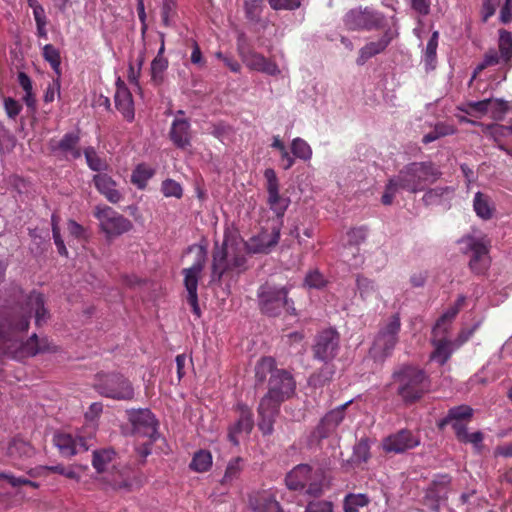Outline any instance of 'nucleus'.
Here are the masks:
<instances>
[{
	"instance_id": "obj_1",
	"label": "nucleus",
	"mask_w": 512,
	"mask_h": 512,
	"mask_svg": "<svg viewBox=\"0 0 512 512\" xmlns=\"http://www.w3.org/2000/svg\"><path fill=\"white\" fill-rule=\"evenodd\" d=\"M32 315L37 326L45 324L49 318L43 296L38 292L23 296L19 290L12 302L0 306V359L23 360L46 350L36 334L23 341Z\"/></svg>"
},
{
	"instance_id": "obj_2",
	"label": "nucleus",
	"mask_w": 512,
	"mask_h": 512,
	"mask_svg": "<svg viewBox=\"0 0 512 512\" xmlns=\"http://www.w3.org/2000/svg\"><path fill=\"white\" fill-rule=\"evenodd\" d=\"M279 238V227H273L271 231H262L245 244L226 237L222 246L217 247L213 254L212 281H220L225 272L240 273L246 269L244 246L250 253H268L277 245Z\"/></svg>"
},
{
	"instance_id": "obj_3",
	"label": "nucleus",
	"mask_w": 512,
	"mask_h": 512,
	"mask_svg": "<svg viewBox=\"0 0 512 512\" xmlns=\"http://www.w3.org/2000/svg\"><path fill=\"white\" fill-rule=\"evenodd\" d=\"M295 391V381L285 370L275 369L269 379L267 394L261 399L258 406V427L263 434L273 432L275 417L279 412L280 404L290 398Z\"/></svg>"
},
{
	"instance_id": "obj_4",
	"label": "nucleus",
	"mask_w": 512,
	"mask_h": 512,
	"mask_svg": "<svg viewBox=\"0 0 512 512\" xmlns=\"http://www.w3.org/2000/svg\"><path fill=\"white\" fill-rule=\"evenodd\" d=\"M437 169L431 163L414 162L404 166L397 175L391 177L385 186L381 202L391 205L401 191L417 193L438 177Z\"/></svg>"
},
{
	"instance_id": "obj_5",
	"label": "nucleus",
	"mask_w": 512,
	"mask_h": 512,
	"mask_svg": "<svg viewBox=\"0 0 512 512\" xmlns=\"http://www.w3.org/2000/svg\"><path fill=\"white\" fill-rule=\"evenodd\" d=\"M290 490H299L304 494L319 497L330 485L326 471L319 466L299 464L294 467L285 478Z\"/></svg>"
},
{
	"instance_id": "obj_6",
	"label": "nucleus",
	"mask_w": 512,
	"mask_h": 512,
	"mask_svg": "<svg viewBox=\"0 0 512 512\" xmlns=\"http://www.w3.org/2000/svg\"><path fill=\"white\" fill-rule=\"evenodd\" d=\"M158 421L148 409L130 410V434L135 437V451L144 460L158 437Z\"/></svg>"
},
{
	"instance_id": "obj_7",
	"label": "nucleus",
	"mask_w": 512,
	"mask_h": 512,
	"mask_svg": "<svg viewBox=\"0 0 512 512\" xmlns=\"http://www.w3.org/2000/svg\"><path fill=\"white\" fill-rule=\"evenodd\" d=\"M395 382L398 383V393L406 402L419 399L427 390L425 373L412 366H406L394 373Z\"/></svg>"
},
{
	"instance_id": "obj_8",
	"label": "nucleus",
	"mask_w": 512,
	"mask_h": 512,
	"mask_svg": "<svg viewBox=\"0 0 512 512\" xmlns=\"http://www.w3.org/2000/svg\"><path fill=\"white\" fill-rule=\"evenodd\" d=\"M460 243L465 253H470V268L478 274L484 273L490 264L488 247L490 240L481 232H473L464 236Z\"/></svg>"
},
{
	"instance_id": "obj_9",
	"label": "nucleus",
	"mask_w": 512,
	"mask_h": 512,
	"mask_svg": "<svg viewBox=\"0 0 512 512\" xmlns=\"http://www.w3.org/2000/svg\"><path fill=\"white\" fill-rule=\"evenodd\" d=\"M400 328L401 322L397 314L382 322L370 351L374 358L382 359L391 353L398 341Z\"/></svg>"
},
{
	"instance_id": "obj_10",
	"label": "nucleus",
	"mask_w": 512,
	"mask_h": 512,
	"mask_svg": "<svg viewBox=\"0 0 512 512\" xmlns=\"http://www.w3.org/2000/svg\"><path fill=\"white\" fill-rule=\"evenodd\" d=\"M287 293L284 287L278 288L268 283L262 285L258 291L261 310L270 316L278 315L282 309L294 314L295 308L287 299Z\"/></svg>"
},
{
	"instance_id": "obj_11",
	"label": "nucleus",
	"mask_w": 512,
	"mask_h": 512,
	"mask_svg": "<svg viewBox=\"0 0 512 512\" xmlns=\"http://www.w3.org/2000/svg\"><path fill=\"white\" fill-rule=\"evenodd\" d=\"M206 250L203 247L195 249V261L189 268L183 270L184 285L187 291V302L192 308L193 313L200 317L201 310L198 304V280L206 262Z\"/></svg>"
},
{
	"instance_id": "obj_12",
	"label": "nucleus",
	"mask_w": 512,
	"mask_h": 512,
	"mask_svg": "<svg viewBox=\"0 0 512 512\" xmlns=\"http://www.w3.org/2000/svg\"><path fill=\"white\" fill-rule=\"evenodd\" d=\"M384 16L370 8L351 9L344 16V25L348 30H374L383 27Z\"/></svg>"
},
{
	"instance_id": "obj_13",
	"label": "nucleus",
	"mask_w": 512,
	"mask_h": 512,
	"mask_svg": "<svg viewBox=\"0 0 512 512\" xmlns=\"http://www.w3.org/2000/svg\"><path fill=\"white\" fill-rule=\"evenodd\" d=\"M95 217L107 237L112 238L126 231V219L108 206H97Z\"/></svg>"
},
{
	"instance_id": "obj_14",
	"label": "nucleus",
	"mask_w": 512,
	"mask_h": 512,
	"mask_svg": "<svg viewBox=\"0 0 512 512\" xmlns=\"http://www.w3.org/2000/svg\"><path fill=\"white\" fill-rule=\"evenodd\" d=\"M264 177L268 193L267 203L276 216L282 217L289 207L290 199L280 195L278 178L272 168H267L264 171Z\"/></svg>"
},
{
	"instance_id": "obj_15",
	"label": "nucleus",
	"mask_w": 512,
	"mask_h": 512,
	"mask_svg": "<svg viewBox=\"0 0 512 512\" xmlns=\"http://www.w3.org/2000/svg\"><path fill=\"white\" fill-rule=\"evenodd\" d=\"M339 349V335L333 329L322 331L316 338V343L313 347L314 357L320 361H330L338 353Z\"/></svg>"
},
{
	"instance_id": "obj_16",
	"label": "nucleus",
	"mask_w": 512,
	"mask_h": 512,
	"mask_svg": "<svg viewBox=\"0 0 512 512\" xmlns=\"http://www.w3.org/2000/svg\"><path fill=\"white\" fill-rule=\"evenodd\" d=\"M6 455L12 465L26 470L28 461L35 455L33 446L22 438H14L7 446Z\"/></svg>"
},
{
	"instance_id": "obj_17",
	"label": "nucleus",
	"mask_w": 512,
	"mask_h": 512,
	"mask_svg": "<svg viewBox=\"0 0 512 512\" xmlns=\"http://www.w3.org/2000/svg\"><path fill=\"white\" fill-rule=\"evenodd\" d=\"M238 412V419L228 428V439L233 445H239L240 440L248 436L254 426L253 414L247 406L238 405Z\"/></svg>"
},
{
	"instance_id": "obj_18",
	"label": "nucleus",
	"mask_w": 512,
	"mask_h": 512,
	"mask_svg": "<svg viewBox=\"0 0 512 512\" xmlns=\"http://www.w3.org/2000/svg\"><path fill=\"white\" fill-rule=\"evenodd\" d=\"M96 388L102 395L115 399H124L126 395V382L123 376L113 373L100 375Z\"/></svg>"
},
{
	"instance_id": "obj_19",
	"label": "nucleus",
	"mask_w": 512,
	"mask_h": 512,
	"mask_svg": "<svg viewBox=\"0 0 512 512\" xmlns=\"http://www.w3.org/2000/svg\"><path fill=\"white\" fill-rule=\"evenodd\" d=\"M419 443V439L412 432L401 430L383 441V449L386 452L402 453L418 446Z\"/></svg>"
},
{
	"instance_id": "obj_20",
	"label": "nucleus",
	"mask_w": 512,
	"mask_h": 512,
	"mask_svg": "<svg viewBox=\"0 0 512 512\" xmlns=\"http://www.w3.org/2000/svg\"><path fill=\"white\" fill-rule=\"evenodd\" d=\"M54 443L63 456L71 457L79 452L88 450L86 440L82 436H72L68 433H57Z\"/></svg>"
},
{
	"instance_id": "obj_21",
	"label": "nucleus",
	"mask_w": 512,
	"mask_h": 512,
	"mask_svg": "<svg viewBox=\"0 0 512 512\" xmlns=\"http://www.w3.org/2000/svg\"><path fill=\"white\" fill-rule=\"evenodd\" d=\"M396 36L397 31L389 28L384 32V34L381 36L379 40L367 43L359 51L357 64L363 65L368 59L383 52Z\"/></svg>"
},
{
	"instance_id": "obj_22",
	"label": "nucleus",
	"mask_w": 512,
	"mask_h": 512,
	"mask_svg": "<svg viewBox=\"0 0 512 512\" xmlns=\"http://www.w3.org/2000/svg\"><path fill=\"white\" fill-rule=\"evenodd\" d=\"M241 57L245 65L251 70L262 72L271 76L280 74V69L275 62L265 58L263 55L257 52H241Z\"/></svg>"
},
{
	"instance_id": "obj_23",
	"label": "nucleus",
	"mask_w": 512,
	"mask_h": 512,
	"mask_svg": "<svg viewBox=\"0 0 512 512\" xmlns=\"http://www.w3.org/2000/svg\"><path fill=\"white\" fill-rule=\"evenodd\" d=\"M356 287L359 298L367 305H377L380 300L378 285L375 281L358 276L356 279Z\"/></svg>"
},
{
	"instance_id": "obj_24",
	"label": "nucleus",
	"mask_w": 512,
	"mask_h": 512,
	"mask_svg": "<svg viewBox=\"0 0 512 512\" xmlns=\"http://www.w3.org/2000/svg\"><path fill=\"white\" fill-rule=\"evenodd\" d=\"M450 483V478L447 475H442L433 481L431 486L426 491V500L430 507L437 509L440 502L447 498V486Z\"/></svg>"
},
{
	"instance_id": "obj_25",
	"label": "nucleus",
	"mask_w": 512,
	"mask_h": 512,
	"mask_svg": "<svg viewBox=\"0 0 512 512\" xmlns=\"http://www.w3.org/2000/svg\"><path fill=\"white\" fill-rule=\"evenodd\" d=\"M79 136L77 133H67L61 140H51L50 148L53 152H60L65 156H72L73 158L80 157L81 153L77 147Z\"/></svg>"
},
{
	"instance_id": "obj_26",
	"label": "nucleus",
	"mask_w": 512,
	"mask_h": 512,
	"mask_svg": "<svg viewBox=\"0 0 512 512\" xmlns=\"http://www.w3.org/2000/svg\"><path fill=\"white\" fill-rule=\"evenodd\" d=\"M350 402L339 406L327 413L317 428L319 437H327L344 419V410Z\"/></svg>"
},
{
	"instance_id": "obj_27",
	"label": "nucleus",
	"mask_w": 512,
	"mask_h": 512,
	"mask_svg": "<svg viewBox=\"0 0 512 512\" xmlns=\"http://www.w3.org/2000/svg\"><path fill=\"white\" fill-rule=\"evenodd\" d=\"M92 465L98 473L109 472L117 466V454L113 449L95 450Z\"/></svg>"
},
{
	"instance_id": "obj_28",
	"label": "nucleus",
	"mask_w": 512,
	"mask_h": 512,
	"mask_svg": "<svg viewBox=\"0 0 512 512\" xmlns=\"http://www.w3.org/2000/svg\"><path fill=\"white\" fill-rule=\"evenodd\" d=\"M94 183L97 190L112 203L118 202L122 196L117 189L116 182L107 174H97L94 176Z\"/></svg>"
},
{
	"instance_id": "obj_29",
	"label": "nucleus",
	"mask_w": 512,
	"mask_h": 512,
	"mask_svg": "<svg viewBox=\"0 0 512 512\" xmlns=\"http://www.w3.org/2000/svg\"><path fill=\"white\" fill-rule=\"evenodd\" d=\"M170 138L179 148H186L190 145V124L186 119L176 118L170 129Z\"/></svg>"
},
{
	"instance_id": "obj_30",
	"label": "nucleus",
	"mask_w": 512,
	"mask_h": 512,
	"mask_svg": "<svg viewBox=\"0 0 512 512\" xmlns=\"http://www.w3.org/2000/svg\"><path fill=\"white\" fill-rule=\"evenodd\" d=\"M250 505L255 512H283L275 497L268 492L251 497Z\"/></svg>"
},
{
	"instance_id": "obj_31",
	"label": "nucleus",
	"mask_w": 512,
	"mask_h": 512,
	"mask_svg": "<svg viewBox=\"0 0 512 512\" xmlns=\"http://www.w3.org/2000/svg\"><path fill=\"white\" fill-rule=\"evenodd\" d=\"M446 333L447 332L442 331L439 335L436 336L432 332V342L434 344L435 350L431 354V359L441 365L447 361L451 354L450 342L447 340Z\"/></svg>"
},
{
	"instance_id": "obj_32",
	"label": "nucleus",
	"mask_w": 512,
	"mask_h": 512,
	"mask_svg": "<svg viewBox=\"0 0 512 512\" xmlns=\"http://www.w3.org/2000/svg\"><path fill=\"white\" fill-rule=\"evenodd\" d=\"M452 428L454 429L459 441L464 442V443H471L474 445L477 452L481 451L482 441H483V434L481 432L477 431V432L469 433L467 431L466 426L460 422L453 423Z\"/></svg>"
},
{
	"instance_id": "obj_33",
	"label": "nucleus",
	"mask_w": 512,
	"mask_h": 512,
	"mask_svg": "<svg viewBox=\"0 0 512 512\" xmlns=\"http://www.w3.org/2000/svg\"><path fill=\"white\" fill-rule=\"evenodd\" d=\"M464 297H459L456 303L451 306L436 322L433 327V333L437 336L442 331L447 332L451 321L459 312L460 307L464 303Z\"/></svg>"
},
{
	"instance_id": "obj_34",
	"label": "nucleus",
	"mask_w": 512,
	"mask_h": 512,
	"mask_svg": "<svg viewBox=\"0 0 512 512\" xmlns=\"http://www.w3.org/2000/svg\"><path fill=\"white\" fill-rule=\"evenodd\" d=\"M473 208L476 215L484 220H488L492 217L494 206L489 196L477 192L473 200Z\"/></svg>"
},
{
	"instance_id": "obj_35",
	"label": "nucleus",
	"mask_w": 512,
	"mask_h": 512,
	"mask_svg": "<svg viewBox=\"0 0 512 512\" xmlns=\"http://www.w3.org/2000/svg\"><path fill=\"white\" fill-rule=\"evenodd\" d=\"M438 39H439V33L437 31L433 32L432 36L430 37L426 48L423 53L422 61L425 66V70L432 71L435 69L437 64V54L436 50L438 47Z\"/></svg>"
},
{
	"instance_id": "obj_36",
	"label": "nucleus",
	"mask_w": 512,
	"mask_h": 512,
	"mask_svg": "<svg viewBox=\"0 0 512 512\" xmlns=\"http://www.w3.org/2000/svg\"><path fill=\"white\" fill-rule=\"evenodd\" d=\"M453 189L450 187H435L427 191L423 196L426 205H439L451 199Z\"/></svg>"
},
{
	"instance_id": "obj_37",
	"label": "nucleus",
	"mask_w": 512,
	"mask_h": 512,
	"mask_svg": "<svg viewBox=\"0 0 512 512\" xmlns=\"http://www.w3.org/2000/svg\"><path fill=\"white\" fill-rule=\"evenodd\" d=\"M155 174V170L147 164H139L133 171L131 181L139 189H144L149 179Z\"/></svg>"
},
{
	"instance_id": "obj_38",
	"label": "nucleus",
	"mask_w": 512,
	"mask_h": 512,
	"mask_svg": "<svg viewBox=\"0 0 512 512\" xmlns=\"http://www.w3.org/2000/svg\"><path fill=\"white\" fill-rule=\"evenodd\" d=\"M117 90L115 92L114 100L116 108L122 113L124 117L128 115V89L125 82L118 77L116 81Z\"/></svg>"
},
{
	"instance_id": "obj_39",
	"label": "nucleus",
	"mask_w": 512,
	"mask_h": 512,
	"mask_svg": "<svg viewBox=\"0 0 512 512\" xmlns=\"http://www.w3.org/2000/svg\"><path fill=\"white\" fill-rule=\"evenodd\" d=\"M291 153L295 158L303 161H310L312 158L311 146L302 138H294L291 142Z\"/></svg>"
},
{
	"instance_id": "obj_40",
	"label": "nucleus",
	"mask_w": 512,
	"mask_h": 512,
	"mask_svg": "<svg viewBox=\"0 0 512 512\" xmlns=\"http://www.w3.org/2000/svg\"><path fill=\"white\" fill-rule=\"evenodd\" d=\"M498 47L503 63H508L512 57V35L511 33L500 30Z\"/></svg>"
},
{
	"instance_id": "obj_41",
	"label": "nucleus",
	"mask_w": 512,
	"mask_h": 512,
	"mask_svg": "<svg viewBox=\"0 0 512 512\" xmlns=\"http://www.w3.org/2000/svg\"><path fill=\"white\" fill-rule=\"evenodd\" d=\"M369 499L365 494H348L344 499V512H359V509L366 506Z\"/></svg>"
},
{
	"instance_id": "obj_42",
	"label": "nucleus",
	"mask_w": 512,
	"mask_h": 512,
	"mask_svg": "<svg viewBox=\"0 0 512 512\" xmlns=\"http://www.w3.org/2000/svg\"><path fill=\"white\" fill-rule=\"evenodd\" d=\"M212 465V456L210 452L200 450L197 453H195L191 463L190 467L196 472H205L207 471Z\"/></svg>"
},
{
	"instance_id": "obj_43",
	"label": "nucleus",
	"mask_w": 512,
	"mask_h": 512,
	"mask_svg": "<svg viewBox=\"0 0 512 512\" xmlns=\"http://www.w3.org/2000/svg\"><path fill=\"white\" fill-rule=\"evenodd\" d=\"M244 10L246 18L249 21L259 23L261 21V14L263 10L262 0H245Z\"/></svg>"
},
{
	"instance_id": "obj_44",
	"label": "nucleus",
	"mask_w": 512,
	"mask_h": 512,
	"mask_svg": "<svg viewBox=\"0 0 512 512\" xmlns=\"http://www.w3.org/2000/svg\"><path fill=\"white\" fill-rule=\"evenodd\" d=\"M473 410L469 406L461 405L451 408L444 422L451 425L455 422L462 423V420L469 419L472 416Z\"/></svg>"
},
{
	"instance_id": "obj_45",
	"label": "nucleus",
	"mask_w": 512,
	"mask_h": 512,
	"mask_svg": "<svg viewBox=\"0 0 512 512\" xmlns=\"http://www.w3.org/2000/svg\"><path fill=\"white\" fill-rule=\"evenodd\" d=\"M502 62L501 56L498 55V52L494 49H490L484 56L482 62H480L472 75V80L475 79L484 69L489 66H494Z\"/></svg>"
},
{
	"instance_id": "obj_46",
	"label": "nucleus",
	"mask_w": 512,
	"mask_h": 512,
	"mask_svg": "<svg viewBox=\"0 0 512 512\" xmlns=\"http://www.w3.org/2000/svg\"><path fill=\"white\" fill-rule=\"evenodd\" d=\"M370 457V446L367 439H361L355 446L352 455V462L361 464L367 462Z\"/></svg>"
},
{
	"instance_id": "obj_47",
	"label": "nucleus",
	"mask_w": 512,
	"mask_h": 512,
	"mask_svg": "<svg viewBox=\"0 0 512 512\" xmlns=\"http://www.w3.org/2000/svg\"><path fill=\"white\" fill-rule=\"evenodd\" d=\"M242 462L243 459L240 457H236L229 461L225 470V474L222 478V484H229L234 479L238 478L242 470Z\"/></svg>"
},
{
	"instance_id": "obj_48",
	"label": "nucleus",
	"mask_w": 512,
	"mask_h": 512,
	"mask_svg": "<svg viewBox=\"0 0 512 512\" xmlns=\"http://www.w3.org/2000/svg\"><path fill=\"white\" fill-rule=\"evenodd\" d=\"M43 57L50 63L52 69L59 76L60 75V54L58 49L53 45L47 44L43 47Z\"/></svg>"
},
{
	"instance_id": "obj_49",
	"label": "nucleus",
	"mask_w": 512,
	"mask_h": 512,
	"mask_svg": "<svg viewBox=\"0 0 512 512\" xmlns=\"http://www.w3.org/2000/svg\"><path fill=\"white\" fill-rule=\"evenodd\" d=\"M508 109L507 102L500 99H490L488 114L495 120H500L504 117Z\"/></svg>"
},
{
	"instance_id": "obj_50",
	"label": "nucleus",
	"mask_w": 512,
	"mask_h": 512,
	"mask_svg": "<svg viewBox=\"0 0 512 512\" xmlns=\"http://www.w3.org/2000/svg\"><path fill=\"white\" fill-rule=\"evenodd\" d=\"M274 368V360L271 357L262 358L256 365L255 373L256 377L263 381L266 377L267 373H273Z\"/></svg>"
},
{
	"instance_id": "obj_51",
	"label": "nucleus",
	"mask_w": 512,
	"mask_h": 512,
	"mask_svg": "<svg viewBox=\"0 0 512 512\" xmlns=\"http://www.w3.org/2000/svg\"><path fill=\"white\" fill-rule=\"evenodd\" d=\"M161 191L164 194V196L175 198H180L183 193L181 185L172 179H167L163 181L161 185Z\"/></svg>"
},
{
	"instance_id": "obj_52",
	"label": "nucleus",
	"mask_w": 512,
	"mask_h": 512,
	"mask_svg": "<svg viewBox=\"0 0 512 512\" xmlns=\"http://www.w3.org/2000/svg\"><path fill=\"white\" fill-rule=\"evenodd\" d=\"M49 470L61 474L69 479L79 480L80 478V472L78 470L82 469L81 466L74 467V466H62V465H56L51 466L48 468Z\"/></svg>"
},
{
	"instance_id": "obj_53",
	"label": "nucleus",
	"mask_w": 512,
	"mask_h": 512,
	"mask_svg": "<svg viewBox=\"0 0 512 512\" xmlns=\"http://www.w3.org/2000/svg\"><path fill=\"white\" fill-rule=\"evenodd\" d=\"M305 284L309 288L320 289V288H323L327 284V280L319 271L314 270L307 274V276L305 278Z\"/></svg>"
},
{
	"instance_id": "obj_54",
	"label": "nucleus",
	"mask_w": 512,
	"mask_h": 512,
	"mask_svg": "<svg viewBox=\"0 0 512 512\" xmlns=\"http://www.w3.org/2000/svg\"><path fill=\"white\" fill-rule=\"evenodd\" d=\"M0 478L6 479L9 482V484L13 487H18L21 485H29L33 488L38 487V484L36 482H33L25 477H16L11 473H0Z\"/></svg>"
},
{
	"instance_id": "obj_55",
	"label": "nucleus",
	"mask_w": 512,
	"mask_h": 512,
	"mask_svg": "<svg viewBox=\"0 0 512 512\" xmlns=\"http://www.w3.org/2000/svg\"><path fill=\"white\" fill-rule=\"evenodd\" d=\"M274 10H295L300 7L299 0H268Z\"/></svg>"
},
{
	"instance_id": "obj_56",
	"label": "nucleus",
	"mask_w": 512,
	"mask_h": 512,
	"mask_svg": "<svg viewBox=\"0 0 512 512\" xmlns=\"http://www.w3.org/2000/svg\"><path fill=\"white\" fill-rule=\"evenodd\" d=\"M163 49L164 47L162 46L160 48L158 55L154 58V60L151 63V71L154 79H156L157 76L160 75L167 68L168 65L167 60L161 56Z\"/></svg>"
},
{
	"instance_id": "obj_57",
	"label": "nucleus",
	"mask_w": 512,
	"mask_h": 512,
	"mask_svg": "<svg viewBox=\"0 0 512 512\" xmlns=\"http://www.w3.org/2000/svg\"><path fill=\"white\" fill-rule=\"evenodd\" d=\"M85 157L88 166L94 171H100L104 164L102 160L97 156L96 152L92 148L85 150Z\"/></svg>"
},
{
	"instance_id": "obj_58",
	"label": "nucleus",
	"mask_w": 512,
	"mask_h": 512,
	"mask_svg": "<svg viewBox=\"0 0 512 512\" xmlns=\"http://www.w3.org/2000/svg\"><path fill=\"white\" fill-rule=\"evenodd\" d=\"M305 512H333V505L329 501H312L310 502Z\"/></svg>"
},
{
	"instance_id": "obj_59",
	"label": "nucleus",
	"mask_w": 512,
	"mask_h": 512,
	"mask_svg": "<svg viewBox=\"0 0 512 512\" xmlns=\"http://www.w3.org/2000/svg\"><path fill=\"white\" fill-rule=\"evenodd\" d=\"M176 0H163L162 5V21L165 25H169L170 18L174 14Z\"/></svg>"
},
{
	"instance_id": "obj_60",
	"label": "nucleus",
	"mask_w": 512,
	"mask_h": 512,
	"mask_svg": "<svg viewBox=\"0 0 512 512\" xmlns=\"http://www.w3.org/2000/svg\"><path fill=\"white\" fill-rule=\"evenodd\" d=\"M490 105V99L482 101L468 103L469 113H475L479 115L488 114V108Z\"/></svg>"
},
{
	"instance_id": "obj_61",
	"label": "nucleus",
	"mask_w": 512,
	"mask_h": 512,
	"mask_svg": "<svg viewBox=\"0 0 512 512\" xmlns=\"http://www.w3.org/2000/svg\"><path fill=\"white\" fill-rule=\"evenodd\" d=\"M4 107L10 118H15L21 111V105L19 102L12 98H6L4 100Z\"/></svg>"
},
{
	"instance_id": "obj_62",
	"label": "nucleus",
	"mask_w": 512,
	"mask_h": 512,
	"mask_svg": "<svg viewBox=\"0 0 512 512\" xmlns=\"http://www.w3.org/2000/svg\"><path fill=\"white\" fill-rule=\"evenodd\" d=\"M60 94V81L54 80L48 87L44 95V101L49 103L55 99L56 95Z\"/></svg>"
},
{
	"instance_id": "obj_63",
	"label": "nucleus",
	"mask_w": 512,
	"mask_h": 512,
	"mask_svg": "<svg viewBox=\"0 0 512 512\" xmlns=\"http://www.w3.org/2000/svg\"><path fill=\"white\" fill-rule=\"evenodd\" d=\"M366 232L362 228L352 229L347 233L348 242L351 245H358L365 239Z\"/></svg>"
},
{
	"instance_id": "obj_64",
	"label": "nucleus",
	"mask_w": 512,
	"mask_h": 512,
	"mask_svg": "<svg viewBox=\"0 0 512 512\" xmlns=\"http://www.w3.org/2000/svg\"><path fill=\"white\" fill-rule=\"evenodd\" d=\"M500 20L505 24L512 20V0H505L500 10Z\"/></svg>"
}]
</instances>
